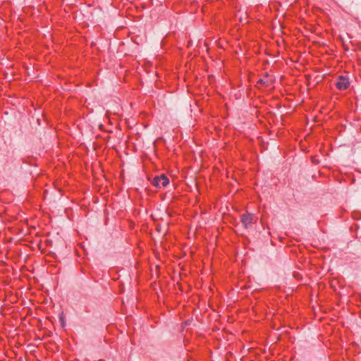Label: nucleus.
Wrapping results in <instances>:
<instances>
[{"label":"nucleus","mask_w":361,"mask_h":361,"mask_svg":"<svg viewBox=\"0 0 361 361\" xmlns=\"http://www.w3.org/2000/svg\"><path fill=\"white\" fill-rule=\"evenodd\" d=\"M169 183V179L164 174H161L159 176H156L152 180V185L159 188L161 187H166Z\"/></svg>","instance_id":"nucleus-2"},{"label":"nucleus","mask_w":361,"mask_h":361,"mask_svg":"<svg viewBox=\"0 0 361 361\" xmlns=\"http://www.w3.org/2000/svg\"><path fill=\"white\" fill-rule=\"evenodd\" d=\"M349 86L350 82L346 77L343 75L338 76V80L336 82V87L338 90H345L348 88Z\"/></svg>","instance_id":"nucleus-4"},{"label":"nucleus","mask_w":361,"mask_h":361,"mask_svg":"<svg viewBox=\"0 0 361 361\" xmlns=\"http://www.w3.org/2000/svg\"><path fill=\"white\" fill-rule=\"evenodd\" d=\"M274 82V78L269 75L267 73H264L262 78H259L257 85L260 87H271Z\"/></svg>","instance_id":"nucleus-1"},{"label":"nucleus","mask_w":361,"mask_h":361,"mask_svg":"<svg viewBox=\"0 0 361 361\" xmlns=\"http://www.w3.org/2000/svg\"><path fill=\"white\" fill-rule=\"evenodd\" d=\"M241 222L244 227L247 228L256 222V217L252 214L246 213L241 216Z\"/></svg>","instance_id":"nucleus-3"}]
</instances>
